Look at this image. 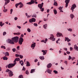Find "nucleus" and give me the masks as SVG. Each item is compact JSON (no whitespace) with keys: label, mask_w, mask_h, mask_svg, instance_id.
I'll use <instances>...</instances> for the list:
<instances>
[{"label":"nucleus","mask_w":78,"mask_h":78,"mask_svg":"<svg viewBox=\"0 0 78 78\" xmlns=\"http://www.w3.org/2000/svg\"><path fill=\"white\" fill-rule=\"evenodd\" d=\"M23 42V38L20 37L19 40V44L20 45H22Z\"/></svg>","instance_id":"7ed1b4c3"},{"label":"nucleus","mask_w":78,"mask_h":78,"mask_svg":"<svg viewBox=\"0 0 78 78\" xmlns=\"http://www.w3.org/2000/svg\"><path fill=\"white\" fill-rule=\"evenodd\" d=\"M70 2V0H66L65 1V2L66 3V8H67V6H68V5H69V3Z\"/></svg>","instance_id":"423d86ee"},{"label":"nucleus","mask_w":78,"mask_h":78,"mask_svg":"<svg viewBox=\"0 0 78 78\" xmlns=\"http://www.w3.org/2000/svg\"><path fill=\"white\" fill-rule=\"evenodd\" d=\"M30 2H31L32 4H34L35 2L34 0H31L30 1Z\"/></svg>","instance_id":"e433bc0d"},{"label":"nucleus","mask_w":78,"mask_h":78,"mask_svg":"<svg viewBox=\"0 0 78 78\" xmlns=\"http://www.w3.org/2000/svg\"><path fill=\"white\" fill-rule=\"evenodd\" d=\"M26 66H27V67L30 66V62H28V61L27 62Z\"/></svg>","instance_id":"393cba45"},{"label":"nucleus","mask_w":78,"mask_h":78,"mask_svg":"<svg viewBox=\"0 0 78 78\" xmlns=\"http://www.w3.org/2000/svg\"><path fill=\"white\" fill-rule=\"evenodd\" d=\"M53 72L54 73H55V74H57L58 73V71L55 70L53 71Z\"/></svg>","instance_id":"79ce46f5"},{"label":"nucleus","mask_w":78,"mask_h":78,"mask_svg":"<svg viewBox=\"0 0 78 78\" xmlns=\"http://www.w3.org/2000/svg\"><path fill=\"white\" fill-rule=\"evenodd\" d=\"M62 8H63V7H59L58 8V9H59L60 10V12H63V11H62Z\"/></svg>","instance_id":"412c9836"},{"label":"nucleus","mask_w":78,"mask_h":78,"mask_svg":"<svg viewBox=\"0 0 78 78\" xmlns=\"http://www.w3.org/2000/svg\"><path fill=\"white\" fill-rule=\"evenodd\" d=\"M36 22V19L32 18L31 19L29 20V22L32 23V22Z\"/></svg>","instance_id":"20e7f679"},{"label":"nucleus","mask_w":78,"mask_h":78,"mask_svg":"<svg viewBox=\"0 0 78 78\" xmlns=\"http://www.w3.org/2000/svg\"><path fill=\"white\" fill-rule=\"evenodd\" d=\"M75 59V57H72V61H73L74 59Z\"/></svg>","instance_id":"774afa93"},{"label":"nucleus","mask_w":78,"mask_h":78,"mask_svg":"<svg viewBox=\"0 0 78 78\" xmlns=\"http://www.w3.org/2000/svg\"><path fill=\"white\" fill-rule=\"evenodd\" d=\"M64 50H65L66 51H67V48H63Z\"/></svg>","instance_id":"69168bd1"},{"label":"nucleus","mask_w":78,"mask_h":78,"mask_svg":"<svg viewBox=\"0 0 78 78\" xmlns=\"http://www.w3.org/2000/svg\"><path fill=\"white\" fill-rule=\"evenodd\" d=\"M11 70H10L9 69H7L6 70V72H8V73H9V71H10Z\"/></svg>","instance_id":"49530a36"},{"label":"nucleus","mask_w":78,"mask_h":78,"mask_svg":"<svg viewBox=\"0 0 78 78\" xmlns=\"http://www.w3.org/2000/svg\"><path fill=\"white\" fill-rule=\"evenodd\" d=\"M44 5V3L42 2L41 4H38V7L40 9H42V7H43V5Z\"/></svg>","instance_id":"6e6552de"},{"label":"nucleus","mask_w":78,"mask_h":78,"mask_svg":"<svg viewBox=\"0 0 78 78\" xmlns=\"http://www.w3.org/2000/svg\"><path fill=\"white\" fill-rule=\"evenodd\" d=\"M76 7V4H75L72 5L71 9L73 10L72 12H73V9H74Z\"/></svg>","instance_id":"39448f33"},{"label":"nucleus","mask_w":78,"mask_h":78,"mask_svg":"<svg viewBox=\"0 0 78 78\" xmlns=\"http://www.w3.org/2000/svg\"><path fill=\"white\" fill-rule=\"evenodd\" d=\"M54 5L55 6H58V3L56 2H55L54 3Z\"/></svg>","instance_id":"bb28decb"},{"label":"nucleus","mask_w":78,"mask_h":78,"mask_svg":"<svg viewBox=\"0 0 78 78\" xmlns=\"http://www.w3.org/2000/svg\"><path fill=\"white\" fill-rule=\"evenodd\" d=\"M23 4L22 3V2H20V5L19 6L20 8H23Z\"/></svg>","instance_id":"4468645a"},{"label":"nucleus","mask_w":78,"mask_h":78,"mask_svg":"<svg viewBox=\"0 0 78 78\" xmlns=\"http://www.w3.org/2000/svg\"><path fill=\"white\" fill-rule=\"evenodd\" d=\"M56 35L57 37H61V36H62V34H61L59 33H57Z\"/></svg>","instance_id":"2eb2a0df"},{"label":"nucleus","mask_w":78,"mask_h":78,"mask_svg":"<svg viewBox=\"0 0 78 78\" xmlns=\"http://www.w3.org/2000/svg\"><path fill=\"white\" fill-rule=\"evenodd\" d=\"M68 31H71V32H72V29H68Z\"/></svg>","instance_id":"c03bdc74"},{"label":"nucleus","mask_w":78,"mask_h":78,"mask_svg":"<svg viewBox=\"0 0 78 78\" xmlns=\"http://www.w3.org/2000/svg\"><path fill=\"white\" fill-rule=\"evenodd\" d=\"M3 11L4 12H6L8 11V9H4L3 10Z\"/></svg>","instance_id":"4c0bfd02"},{"label":"nucleus","mask_w":78,"mask_h":78,"mask_svg":"<svg viewBox=\"0 0 78 78\" xmlns=\"http://www.w3.org/2000/svg\"><path fill=\"white\" fill-rule=\"evenodd\" d=\"M27 5H32V3H31V2H30L27 3Z\"/></svg>","instance_id":"a18cd8bd"},{"label":"nucleus","mask_w":78,"mask_h":78,"mask_svg":"<svg viewBox=\"0 0 78 78\" xmlns=\"http://www.w3.org/2000/svg\"><path fill=\"white\" fill-rule=\"evenodd\" d=\"M26 74H27V75H28V74H29V72L27 70L26 71Z\"/></svg>","instance_id":"37998d69"},{"label":"nucleus","mask_w":78,"mask_h":78,"mask_svg":"<svg viewBox=\"0 0 78 78\" xmlns=\"http://www.w3.org/2000/svg\"><path fill=\"white\" fill-rule=\"evenodd\" d=\"M74 49H75V50L78 51V47L76 46V44L74 45Z\"/></svg>","instance_id":"f8f14e48"},{"label":"nucleus","mask_w":78,"mask_h":78,"mask_svg":"<svg viewBox=\"0 0 78 78\" xmlns=\"http://www.w3.org/2000/svg\"><path fill=\"white\" fill-rule=\"evenodd\" d=\"M66 53H67L68 55H69V54H70V52L69 51H66Z\"/></svg>","instance_id":"680f3d73"},{"label":"nucleus","mask_w":78,"mask_h":78,"mask_svg":"<svg viewBox=\"0 0 78 78\" xmlns=\"http://www.w3.org/2000/svg\"><path fill=\"white\" fill-rule=\"evenodd\" d=\"M52 66V65L51 63H49V64H48L47 65V68H50Z\"/></svg>","instance_id":"6ab92c4d"},{"label":"nucleus","mask_w":78,"mask_h":78,"mask_svg":"<svg viewBox=\"0 0 78 78\" xmlns=\"http://www.w3.org/2000/svg\"><path fill=\"white\" fill-rule=\"evenodd\" d=\"M59 41H61V39L60 38H58V39L56 41L57 44H58L59 42H59Z\"/></svg>","instance_id":"a19ab883"},{"label":"nucleus","mask_w":78,"mask_h":78,"mask_svg":"<svg viewBox=\"0 0 78 78\" xmlns=\"http://www.w3.org/2000/svg\"><path fill=\"white\" fill-rule=\"evenodd\" d=\"M27 31L29 33H30V32H31V30L30 28H27Z\"/></svg>","instance_id":"ea45409f"},{"label":"nucleus","mask_w":78,"mask_h":78,"mask_svg":"<svg viewBox=\"0 0 78 78\" xmlns=\"http://www.w3.org/2000/svg\"><path fill=\"white\" fill-rule=\"evenodd\" d=\"M18 18H17V17H15L14 18V20H17Z\"/></svg>","instance_id":"bf43d9fd"},{"label":"nucleus","mask_w":78,"mask_h":78,"mask_svg":"<svg viewBox=\"0 0 78 78\" xmlns=\"http://www.w3.org/2000/svg\"><path fill=\"white\" fill-rule=\"evenodd\" d=\"M12 40L13 41H14V42L17 43V42H18V40H19V37H14L12 38Z\"/></svg>","instance_id":"f257e3e1"},{"label":"nucleus","mask_w":78,"mask_h":78,"mask_svg":"<svg viewBox=\"0 0 78 78\" xmlns=\"http://www.w3.org/2000/svg\"><path fill=\"white\" fill-rule=\"evenodd\" d=\"M71 59L72 57L70 56L69 55L68 58L69 60H70V59Z\"/></svg>","instance_id":"de8ad7c7"},{"label":"nucleus","mask_w":78,"mask_h":78,"mask_svg":"<svg viewBox=\"0 0 78 78\" xmlns=\"http://www.w3.org/2000/svg\"><path fill=\"white\" fill-rule=\"evenodd\" d=\"M26 16L27 17V18H30L31 17V16L28 15V13H26L25 14Z\"/></svg>","instance_id":"c85d7f7f"},{"label":"nucleus","mask_w":78,"mask_h":78,"mask_svg":"<svg viewBox=\"0 0 78 78\" xmlns=\"http://www.w3.org/2000/svg\"><path fill=\"white\" fill-rule=\"evenodd\" d=\"M41 51L42 52H43V55H46L47 54V51L46 50L44 51V50H42Z\"/></svg>","instance_id":"dca6fc26"},{"label":"nucleus","mask_w":78,"mask_h":78,"mask_svg":"<svg viewBox=\"0 0 78 78\" xmlns=\"http://www.w3.org/2000/svg\"><path fill=\"white\" fill-rule=\"evenodd\" d=\"M35 71V69H31V71H30V73H33Z\"/></svg>","instance_id":"7c9ffc66"},{"label":"nucleus","mask_w":78,"mask_h":78,"mask_svg":"<svg viewBox=\"0 0 78 78\" xmlns=\"http://www.w3.org/2000/svg\"><path fill=\"white\" fill-rule=\"evenodd\" d=\"M10 2L9 0H7V1H5L4 4V5L5 6V5H6L8 3H9Z\"/></svg>","instance_id":"aec40b11"},{"label":"nucleus","mask_w":78,"mask_h":78,"mask_svg":"<svg viewBox=\"0 0 78 78\" xmlns=\"http://www.w3.org/2000/svg\"><path fill=\"white\" fill-rule=\"evenodd\" d=\"M39 58L40 59H41V60H42H42H44V59H45V58H44V56H40L39 57Z\"/></svg>","instance_id":"4be33fe9"},{"label":"nucleus","mask_w":78,"mask_h":78,"mask_svg":"<svg viewBox=\"0 0 78 78\" xmlns=\"http://www.w3.org/2000/svg\"><path fill=\"white\" fill-rule=\"evenodd\" d=\"M53 11L54 12L55 14L56 15V14H57V11L56 10V9H54Z\"/></svg>","instance_id":"cd10ccee"},{"label":"nucleus","mask_w":78,"mask_h":78,"mask_svg":"<svg viewBox=\"0 0 78 78\" xmlns=\"http://www.w3.org/2000/svg\"><path fill=\"white\" fill-rule=\"evenodd\" d=\"M22 70H24V71H25V67L23 66V68L22 69Z\"/></svg>","instance_id":"052dcab7"},{"label":"nucleus","mask_w":78,"mask_h":78,"mask_svg":"<svg viewBox=\"0 0 78 78\" xmlns=\"http://www.w3.org/2000/svg\"><path fill=\"white\" fill-rule=\"evenodd\" d=\"M41 42H44V43H45V44H46V41H44V40H42L41 41Z\"/></svg>","instance_id":"13d9d810"},{"label":"nucleus","mask_w":78,"mask_h":78,"mask_svg":"<svg viewBox=\"0 0 78 78\" xmlns=\"http://www.w3.org/2000/svg\"><path fill=\"white\" fill-rule=\"evenodd\" d=\"M8 40L9 41V43H10V44H14V41H13L12 40H11L9 39Z\"/></svg>","instance_id":"9d476101"},{"label":"nucleus","mask_w":78,"mask_h":78,"mask_svg":"<svg viewBox=\"0 0 78 78\" xmlns=\"http://www.w3.org/2000/svg\"><path fill=\"white\" fill-rule=\"evenodd\" d=\"M23 36H24V35L23 34H21L20 37H21V38H22V37H23Z\"/></svg>","instance_id":"e2e57ef3"},{"label":"nucleus","mask_w":78,"mask_h":78,"mask_svg":"<svg viewBox=\"0 0 78 78\" xmlns=\"http://www.w3.org/2000/svg\"><path fill=\"white\" fill-rule=\"evenodd\" d=\"M20 64H21V66H23V61L22 60H21L20 61Z\"/></svg>","instance_id":"b1692460"},{"label":"nucleus","mask_w":78,"mask_h":78,"mask_svg":"<svg viewBox=\"0 0 78 78\" xmlns=\"http://www.w3.org/2000/svg\"><path fill=\"white\" fill-rule=\"evenodd\" d=\"M20 58H16L14 60V62H16V61H20Z\"/></svg>","instance_id":"9b49d317"},{"label":"nucleus","mask_w":78,"mask_h":78,"mask_svg":"<svg viewBox=\"0 0 78 78\" xmlns=\"http://www.w3.org/2000/svg\"><path fill=\"white\" fill-rule=\"evenodd\" d=\"M67 41L68 42H70V41L71 40L70 39H69V38H68V37H65V41Z\"/></svg>","instance_id":"f3484780"},{"label":"nucleus","mask_w":78,"mask_h":78,"mask_svg":"<svg viewBox=\"0 0 78 78\" xmlns=\"http://www.w3.org/2000/svg\"><path fill=\"white\" fill-rule=\"evenodd\" d=\"M43 27L44 29H47L46 28L47 27V24H45L44 25Z\"/></svg>","instance_id":"c756f323"},{"label":"nucleus","mask_w":78,"mask_h":78,"mask_svg":"<svg viewBox=\"0 0 78 78\" xmlns=\"http://www.w3.org/2000/svg\"><path fill=\"white\" fill-rule=\"evenodd\" d=\"M36 47V43L32 44L31 46V48H34Z\"/></svg>","instance_id":"ddd939ff"},{"label":"nucleus","mask_w":78,"mask_h":78,"mask_svg":"<svg viewBox=\"0 0 78 78\" xmlns=\"http://www.w3.org/2000/svg\"><path fill=\"white\" fill-rule=\"evenodd\" d=\"M12 71H11V70L9 72V76L11 77V76H13V73H12Z\"/></svg>","instance_id":"1a4fd4ad"},{"label":"nucleus","mask_w":78,"mask_h":78,"mask_svg":"<svg viewBox=\"0 0 78 78\" xmlns=\"http://www.w3.org/2000/svg\"><path fill=\"white\" fill-rule=\"evenodd\" d=\"M17 28H18L19 29H20V28H21V27L19 26H17Z\"/></svg>","instance_id":"6e6d98bb"},{"label":"nucleus","mask_w":78,"mask_h":78,"mask_svg":"<svg viewBox=\"0 0 78 78\" xmlns=\"http://www.w3.org/2000/svg\"><path fill=\"white\" fill-rule=\"evenodd\" d=\"M47 72L50 74H51V72L52 71L51 70H50L49 69H47Z\"/></svg>","instance_id":"a211bd4d"},{"label":"nucleus","mask_w":78,"mask_h":78,"mask_svg":"<svg viewBox=\"0 0 78 78\" xmlns=\"http://www.w3.org/2000/svg\"><path fill=\"white\" fill-rule=\"evenodd\" d=\"M18 78H23V75H20L19 76Z\"/></svg>","instance_id":"58836bf2"},{"label":"nucleus","mask_w":78,"mask_h":78,"mask_svg":"<svg viewBox=\"0 0 78 78\" xmlns=\"http://www.w3.org/2000/svg\"><path fill=\"white\" fill-rule=\"evenodd\" d=\"M3 59L4 60H7L8 58L6 57H4L3 58Z\"/></svg>","instance_id":"f704fd0d"},{"label":"nucleus","mask_w":78,"mask_h":78,"mask_svg":"<svg viewBox=\"0 0 78 78\" xmlns=\"http://www.w3.org/2000/svg\"><path fill=\"white\" fill-rule=\"evenodd\" d=\"M41 11H42V12H43L44 11V8H41Z\"/></svg>","instance_id":"3c124183"},{"label":"nucleus","mask_w":78,"mask_h":78,"mask_svg":"<svg viewBox=\"0 0 78 78\" xmlns=\"http://www.w3.org/2000/svg\"><path fill=\"white\" fill-rule=\"evenodd\" d=\"M15 56H16V57H19L20 55H18L17 54H16Z\"/></svg>","instance_id":"5fc2aeb1"},{"label":"nucleus","mask_w":78,"mask_h":78,"mask_svg":"<svg viewBox=\"0 0 78 78\" xmlns=\"http://www.w3.org/2000/svg\"><path fill=\"white\" fill-rule=\"evenodd\" d=\"M70 17L71 19H73V18L74 17V15H73V14H71Z\"/></svg>","instance_id":"c9c22d12"},{"label":"nucleus","mask_w":78,"mask_h":78,"mask_svg":"<svg viewBox=\"0 0 78 78\" xmlns=\"http://www.w3.org/2000/svg\"><path fill=\"white\" fill-rule=\"evenodd\" d=\"M17 64V63L16 62H14L13 64H9L8 66V67L9 69H10V68H12V67H14L16 64Z\"/></svg>","instance_id":"f03ea898"},{"label":"nucleus","mask_w":78,"mask_h":78,"mask_svg":"<svg viewBox=\"0 0 78 78\" xmlns=\"http://www.w3.org/2000/svg\"><path fill=\"white\" fill-rule=\"evenodd\" d=\"M12 50L13 52H15L16 51V48H14L12 49Z\"/></svg>","instance_id":"864d4df0"},{"label":"nucleus","mask_w":78,"mask_h":78,"mask_svg":"<svg viewBox=\"0 0 78 78\" xmlns=\"http://www.w3.org/2000/svg\"><path fill=\"white\" fill-rule=\"evenodd\" d=\"M12 11H13V9H11L10 10V14H12Z\"/></svg>","instance_id":"8fccbe9b"},{"label":"nucleus","mask_w":78,"mask_h":78,"mask_svg":"<svg viewBox=\"0 0 78 78\" xmlns=\"http://www.w3.org/2000/svg\"><path fill=\"white\" fill-rule=\"evenodd\" d=\"M51 36L50 37V39L52 40V41H55V38H54V36L53 34H51Z\"/></svg>","instance_id":"0eeeda50"},{"label":"nucleus","mask_w":78,"mask_h":78,"mask_svg":"<svg viewBox=\"0 0 78 78\" xmlns=\"http://www.w3.org/2000/svg\"><path fill=\"white\" fill-rule=\"evenodd\" d=\"M20 2L19 3L16 4L15 5V6L16 8H17V6H18L19 5H20Z\"/></svg>","instance_id":"a878e982"},{"label":"nucleus","mask_w":78,"mask_h":78,"mask_svg":"<svg viewBox=\"0 0 78 78\" xmlns=\"http://www.w3.org/2000/svg\"><path fill=\"white\" fill-rule=\"evenodd\" d=\"M6 34V32H3V36H5Z\"/></svg>","instance_id":"09e8293b"},{"label":"nucleus","mask_w":78,"mask_h":78,"mask_svg":"<svg viewBox=\"0 0 78 78\" xmlns=\"http://www.w3.org/2000/svg\"><path fill=\"white\" fill-rule=\"evenodd\" d=\"M1 48H3V49H6V47L5 46H1Z\"/></svg>","instance_id":"2f4dec72"},{"label":"nucleus","mask_w":78,"mask_h":78,"mask_svg":"<svg viewBox=\"0 0 78 78\" xmlns=\"http://www.w3.org/2000/svg\"><path fill=\"white\" fill-rule=\"evenodd\" d=\"M10 48H7V50L8 51H9V50H10Z\"/></svg>","instance_id":"338daca9"},{"label":"nucleus","mask_w":78,"mask_h":78,"mask_svg":"<svg viewBox=\"0 0 78 78\" xmlns=\"http://www.w3.org/2000/svg\"><path fill=\"white\" fill-rule=\"evenodd\" d=\"M5 55H7V56H9V52H5Z\"/></svg>","instance_id":"72a5a7b5"},{"label":"nucleus","mask_w":78,"mask_h":78,"mask_svg":"<svg viewBox=\"0 0 78 78\" xmlns=\"http://www.w3.org/2000/svg\"><path fill=\"white\" fill-rule=\"evenodd\" d=\"M34 25L35 27H37V24L36 23H34Z\"/></svg>","instance_id":"603ef678"},{"label":"nucleus","mask_w":78,"mask_h":78,"mask_svg":"<svg viewBox=\"0 0 78 78\" xmlns=\"http://www.w3.org/2000/svg\"><path fill=\"white\" fill-rule=\"evenodd\" d=\"M20 58H21V59L23 58V55H20Z\"/></svg>","instance_id":"4d7b16f0"},{"label":"nucleus","mask_w":78,"mask_h":78,"mask_svg":"<svg viewBox=\"0 0 78 78\" xmlns=\"http://www.w3.org/2000/svg\"><path fill=\"white\" fill-rule=\"evenodd\" d=\"M64 63H65L66 64H67V61H65Z\"/></svg>","instance_id":"0e129e2a"},{"label":"nucleus","mask_w":78,"mask_h":78,"mask_svg":"<svg viewBox=\"0 0 78 78\" xmlns=\"http://www.w3.org/2000/svg\"><path fill=\"white\" fill-rule=\"evenodd\" d=\"M32 17H35V18H36L37 17L36 15V14H34L32 16Z\"/></svg>","instance_id":"473e14b6"},{"label":"nucleus","mask_w":78,"mask_h":78,"mask_svg":"<svg viewBox=\"0 0 78 78\" xmlns=\"http://www.w3.org/2000/svg\"><path fill=\"white\" fill-rule=\"evenodd\" d=\"M4 25H5V23H3V22L2 21L0 22V26H1V27H3V26Z\"/></svg>","instance_id":"5701e85b"}]
</instances>
